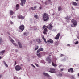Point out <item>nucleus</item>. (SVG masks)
Instances as JSON below:
<instances>
[{"label": "nucleus", "instance_id": "5fc2aeb1", "mask_svg": "<svg viewBox=\"0 0 79 79\" xmlns=\"http://www.w3.org/2000/svg\"><path fill=\"white\" fill-rule=\"evenodd\" d=\"M61 71H63V69H61Z\"/></svg>", "mask_w": 79, "mask_h": 79}, {"label": "nucleus", "instance_id": "13d9d810", "mask_svg": "<svg viewBox=\"0 0 79 79\" xmlns=\"http://www.w3.org/2000/svg\"><path fill=\"white\" fill-rule=\"evenodd\" d=\"M72 78H73V79H74V77H72Z\"/></svg>", "mask_w": 79, "mask_h": 79}, {"label": "nucleus", "instance_id": "412c9836", "mask_svg": "<svg viewBox=\"0 0 79 79\" xmlns=\"http://www.w3.org/2000/svg\"><path fill=\"white\" fill-rule=\"evenodd\" d=\"M42 39L43 40H44V41L45 42V43H47V41H46V39H45V38H44V36H43Z\"/></svg>", "mask_w": 79, "mask_h": 79}, {"label": "nucleus", "instance_id": "a19ab883", "mask_svg": "<svg viewBox=\"0 0 79 79\" xmlns=\"http://www.w3.org/2000/svg\"><path fill=\"white\" fill-rule=\"evenodd\" d=\"M63 56V54H61L60 56V57H62V56Z\"/></svg>", "mask_w": 79, "mask_h": 79}, {"label": "nucleus", "instance_id": "39448f33", "mask_svg": "<svg viewBox=\"0 0 79 79\" xmlns=\"http://www.w3.org/2000/svg\"><path fill=\"white\" fill-rule=\"evenodd\" d=\"M25 27L23 25H22L19 27V29L21 30V31H23Z\"/></svg>", "mask_w": 79, "mask_h": 79}, {"label": "nucleus", "instance_id": "6e6d98bb", "mask_svg": "<svg viewBox=\"0 0 79 79\" xmlns=\"http://www.w3.org/2000/svg\"><path fill=\"white\" fill-rule=\"evenodd\" d=\"M2 77V75H0V78H1Z\"/></svg>", "mask_w": 79, "mask_h": 79}, {"label": "nucleus", "instance_id": "680f3d73", "mask_svg": "<svg viewBox=\"0 0 79 79\" xmlns=\"http://www.w3.org/2000/svg\"><path fill=\"white\" fill-rule=\"evenodd\" d=\"M49 56H51V55H49Z\"/></svg>", "mask_w": 79, "mask_h": 79}, {"label": "nucleus", "instance_id": "8fccbe9b", "mask_svg": "<svg viewBox=\"0 0 79 79\" xmlns=\"http://www.w3.org/2000/svg\"><path fill=\"white\" fill-rule=\"evenodd\" d=\"M45 5H47V2H45Z\"/></svg>", "mask_w": 79, "mask_h": 79}, {"label": "nucleus", "instance_id": "a878e982", "mask_svg": "<svg viewBox=\"0 0 79 79\" xmlns=\"http://www.w3.org/2000/svg\"><path fill=\"white\" fill-rule=\"evenodd\" d=\"M55 44L56 45H58V42H55Z\"/></svg>", "mask_w": 79, "mask_h": 79}, {"label": "nucleus", "instance_id": "5701e85b", "mask_svg": "<svg viewBox=\"0 0 79 79\" xmlns=\"http://www.w3.org/2000/svg\"><path fill=\"white\" fill-rule=\"evenodd\" d=\"M37 42H38V43L39 44H40V43L41 42H42V41H40V39H38V41H37Z\"/></svg>", "mask_w": 79, "mask_h": 79}, {"label": "nucleus", "instance_id": "e2e57ef3", "mask_svg": "<svg viewBox=\"0 0 79 79\" xmlns=\"http://www.w3.org/2000/svg\"><path fill=\"white\" fill-rule=\"evenodd\" d=\"M44 64L45 63V62H44Z\"/></svg>", "mask_w": 79, "mask_h": 79}, {"label": "nucleus", "instance_id": "6e6552de", "mask_svg": "<svg viewBox=\"0 0 79 79\" xmlns=\"http://www.w3.org/2000/svg\"><path fill=\"white\" fill-rule=\"evenodd\" d=\"M46 61H48V63H50L52 62V59L50 58L49 57H48L46 58Z\"/></svg>", "mask_w": 79, "mask_h": 79}, {"label": "nucleus", "instance_id": "ddd939ff", "mask_svg": "<svg viewBox=\"0 0 79 79\" xmlns=\"http://www.w3.org/2000/svg\"><path fill=\"white\" fill-rule=\"evenodd\" d=\"M18 44H19V47L20 48H23V47L22 46V45H21V43H20V42H18Z\"/></svg>", "mask_w": 79, "mask_h": 79}, {"label": "nucleus", "instance_id": "052dcab7", "mask_svg": "<svg viewBox=\"0 0 79 79\" xmlns=\"http://www.w3.org/2000/svg\"><path fill=\"white\" fill-rule=\"evenodd\" d=\"M7 34H10V33L9 32H7Z\"/></svg>", "mask_w": 79, "mask_h": 79}, {"label": "nucleus", "instance_id": "f03ea898", "mask_svg": "<svg viewBox=\"0 0 79 79\" xmlns=\"http://www.w3.org/2000/svg\"><path fill=\"white\" fill-rule=\"evenodd\" d=\"M73 24L71 25L72 27H75L77 25V21L74 19H72L71 21Z\"/></svg>", "mask_w": 79, "mask_h": 79}, {"label": "nucleus", "instance_id": "f3484780", "mask_svg": "<svg viewBox=\"0 0 79 79\" xmlns=\"http://www.w3.org/2000/svg\"><path fill=\"white\" fill-rule=\"evenodd\" d=\"M52 64L53 66H54L55 67L57 66V65H56V64H55L53 62H52Z\"/></svg>", "mask_w": 79, "mask_h": 79}, {"label": "nucleus", "instance_id": "f257e3e1", "mask_svg": "<svg viewBox=\"0 0 79 79\" xmlns=\"http://www.w3.org/2000/svg\"><path fill=\"white\" fill-rule=\"evenodd\" d=\"M43 21H48L49 19V15L46 13H44L43 16Z\"/></svg>", "mask_w": 79, "mask_h": 79}, {"label": "nucleus", "instance_id": "0e129e2a", "mask_svg": "<svg viewBox=\"0 0 79 79\" xmlns=\"http://www.w3.org/2000/svg\"><path fill=\"white\" fill-rule=\"evenodd\" d=\"M16 52H17V51H16Z\"/></svg>", "mask_w": 79, "mask_h": 79}, {"label": "nucleus", "instance_id": "09e8293b", "mask_svg": "<svg viewBox=\"0 0 79 79\" xmlns=\"http://www.w3.org/2000/svg\"><path fill=\"white\" fill-rule=\"evenodd\" d=\"M35 65H36V66H39V65H38V64H37L35 63Z\"/></svg>", "mask_w": 79, "mask_h": 79}, {"label": "nucleus", "instance_id": "9d476101", "mask_svg": "<svg viewBox=\"0 0 79 79\" xmlns=\"http://www.w3.org/2000/svg\"><path fill=\"white\" fill-rule=\"evenodd\" d=\"M18 18L19 19H24V17L22 15L18 16Z\"/></svg>", "mask_w": 79, "mask_h": 79}, {"label": "nucleus", "instance_id": "423d86ee", "mask_svg": "<svg viewBox=\"0 0 79 79\" xmlns=\"http://www.w3.org/2000/svg\"><path fill=\"white\" fill-rule=\"evenodd\" d=\"M50 69V70L49 71L50 73H56L55 69L51 68Z\"/></svg>", "mask_w": 79, "mask_h": 79}, {"label": "nucleus", "instance_id": "4c0bfd02", "mask_svg": "<svg viewBox=\"0 0 79 79\" xmlns=\"http://www.w3.org/2000/svg\"><path fill=\"white\" fill-rule=\"evenodd\" d=\"M39 48V46H37V48H36L35 49V50H37V49H38Z\"/></svg>", "mask_w": 79, "mask_h": 79}, {"label": "nucleus", "instance_id": "c85d7f7f", "mask_svg": "<svg viewBox=\"0 0 79 79\" xmlns=\"http://www.w3.org/2000/svg\"><path fill=\"white\" fill-rule=\"evenodd\" d=\"M31 9L33 10V11H35V9L33 7H31Z\"/></svg>", "mask_w": 79, "mask_h": 79}, {"label": "nucleus", "instance_id": "1a4fd4ad", "mask_svg": "<svg viewBox=\"0 0 79 79\" xmlns=\"http://www.w3.org/2000/svg\"><path fill=\"white\" fill-rule=\"evenodd\" d=\"M68 72L69 73H73L74 72V70L73 68H70L68 69Z\"/></svg>", "mask_w": 79, "mask_h": 79}, {"label": "nucleus", "instance_id": "49530a36", "mask_svg": "<svg viewBox=\"0 0 79 79\" xmlns=\"http://www.w3.org/2000/svg\"><path fill=\"white\" fill-rule=\"evenodd\" d=\"M75 44H78V41H77L75 43Z\"/></svg>", "mask_w": 79, "mask_h": 79}, {"label": "nucleus", "instance_id": "c03bdc74", "mask_svg": "<svg viewBox=\"0 0 79 79\" xmlns=\"http://www.w3.org/2000/svg\"><path fill=\"white\" fill-rule=\"evenodd\" d=\"M65 19H68V17H67L65 18Z\"/></svg>", "mask_w": 79, "mask_h": 79}, {"label": "nucleus", "instance_id": "0eeeda50", "mask_svg": "<svg viewBox=\"0 0 79 79\" xmlns=\"http://www.w3.org/2000/svg\"><path fill=\"white\" fill-rule=\"evenodd\" d=\"M60 33H58L56 37H55V39L56 40H58L59 38H60Z\"/></svg>", "mask_w": 79, "mask_h": 79}, {"label": "nucleus", "instance_id": "864d4df0", "mask_svg": "<svg viewBox=\"0 0 79 79\" xmlns=\"http://www.w3.org/2000/svg\"><path fill=\"white\" fill-rule=\"evenodd\" d=\"M67 46H70V44H67Z\"/></svg>", "mask_w": 79, "mask_h": 79}, {"label": "nucleus", "instance_id": "7c9ffc66", "mask_svg": "<svg viewBox=\"0 0 79 79\" xmlns=\"http://www.w3.org/2000/svg\"><path fill=\"white\" fill-rule=\"evenodd\" d=\"M40 52V50H39V49L37 51V53H39V52Z\"/></svg>", "mask_w": 79, "mask_h": 79}, {"label": "nucleus", "instance_id": "aec40b11", "mask_svg": "<svg viewBox=\"0 0 79 79\" xmlns=\"http://www.w3.org/2000/svg\"><path fill=\"white\" fill-rule=\"evenodd\" d=\"M45 27H47V28H48V26L44 25L43 26V29H44V28H45Z\"/></svg>", "mask_w": 79, "mask_h": 79}, {"label": "nucleus", "instance_id": "4be33fe9", "mask_svg": "<svg viewBox=\"0 0 79 79\" xmlns=\"http://www.w3.org/2000/svg\"><path fill=\"white\" fill-rule=\"evenodd\" d=\"M72 4L73 5H74L75 6H76V5H77V3L76 2H73Z\"/></svg>", "mask_w": 79, "mask_h": 79}, {"label": "nucleus", "instance_id": "9b49d317", "mask_svg": "<svg viewBox=\"0 0 79 79\" xmlns=\"http://www.w3.org/2000/svg\"><path fill=\"white\" fill-rule=\"evenodd\" d=\"M53 28V26L52 25V24H50L49 25L48 29L51 30Z\"/></svg>", "mask_w": 79, "mask_h": 79}, {"label": "nucleus", "instance_id": "72a5a7b5", "mask_svg": "<svg viewBox=\"0 0 79 79\" xmlns=\"http://www.w3.org/2000/svg\"><path fill=\"white\" fill-rule=\"evenodd\" d=\"M13 45H15V46H17V44H16L15 43H13Z\"/></svg>", "mask_w": 79, "mask_h": 79}, {"label": "nucleus", "instance_id": "a18cd8bd", "mask_svg": "<svg viewBox=\"0 0 79 79\" xmlns=\"http://www.w3.org/2000/svg\"><path fill=\"white\" fill-rule=\"evenodd\" d=\"M16 10H18L19 9V7H16Z\"/></svg>", "mask_w": 79, "mask_h": 79}, {"label": "nucleus", "instance_id": "de8ad7c7", "mask_svg": "<svg viewBox=\"0 0 79 79\" xmlns=\"http://www.w3.org/2000/svg\"><path fill=\"white\" fill-rule=\"evenodd\" d=\"M2 39L0 40V44H1V42H2Z\"/></svg>", "mask_w": 79, "mask_h": 79}, {"label": "nucleus", "instance_id": "a211bd4d", "mask_svg": "<svg viewBox=\"0 0 79 79\" xmlns=\"http://www.w3.org/2000/svg\"><path fill=\"white\" fill-rule=\"evenodd\" d=\"M4 64L6 67L7 68H8V64H6V63L5 62V61H3Z\"/></svg>", "mask_w": 79, "mask_h": 79}, {"label": "nucleus", "instance_id": "f8f14e48", "mask_svg": "<svg viewBox=\"0 0 79 79\" xmlns=\"http://www.w3.org/2000/svg\"><path fill=\"white\" fill-rule=\"evenodd\" d=\"M47 42H50L51 44H53V40H49Z\"/></svg>", "mask_w": 79, "mask_h": 79}, {"label": "nucleus", "instance_id": "37998d69", "mask_svg": "<svg viewBox=\"0 0 79 79\" xmlns=\"http://www.w3.org/2000/svg\"><path fill=\"white\" fill-rule=\"evenodd\" d=\"M71 9L73 10H74V8L73 7H71Z\"/></svg>", "mask_w": 79, "mask_h": 79}, {"label": "nucleus", "instance_id": "bb28decb", "mask_svg": "<svg viewBox=\"0 0 79 79\" xmlns=\"http://www.w3.org/2000/svg\"><path fill=\"white\" fill-rule=\"evenodd\" d=\"M37 56H38V57H40V53H39V54H37Z\"/></svg>", "mask_w": 79, "mask_h": 79}, {"label": "nucleus", "instance_id": "ea45409f", "mask_svg": "<svg viewBox=\"0 0 79 79\" xmlns=\"http://www.w3.org/2000/svg\"><path fill=\"white\" fill-rule=\"evenodd\" d=\"M59 76H60V77H61V76H62V74L60 73L59 74Z\"/></svg>", "mask_w": 79, "mask_h": 79}, {"label": "nucleus", "instance_id": "bf43d9fd", "mask_svg": "<svg viewBox=\"0 0 79 79\" xmlns=\"http://www.w3.org/2000/svg\"><path fill=\"white\" fill-rule=\"evenodd\" d=\"M0 59H2V57L0 56Z\"/></svg>", "mask_w": 79, "mask_h": 79}, {"label": "nucleus", "instance_id": "3c124183", "mask_svg": "<svg viewBox=\"0 0 79 79\" xmlns=\"http://www.w3.org/2000/svg\"><path fill=\"white\" fill-rule=\"evenodd\" d=\"M31 65L32 66H33L34 68H35V66L34 65H33V64H31Z\"/></svg>", "mask_w": 79, "mask_h": 79}, {"label": "nucleus", "instance_id": "7ed1b4c3", "mask_svg": "<svg viewBox=\"0 0 79 79\" xmlns=\"http://www.w3.org/2000/svg\"><path fill=\"white\" fill-rule=\"evenodd\" d=\"M15 69L16 71H20L21 69V67L19 65H17L15 66Z\"/></svg>", "mask_w": 79, "mask_h": 79}, {"label": "nucleus", "instance_id": "6ab92c4d", "mask_svg": "<svg viewBox=\"0 0 79 79\" xmlns=\"http://www.w3.org/2000/svg\"><path fill=\"white\" fill-rule=\"evenodd\" d=\"M14 13L13 12V11H12L11 10H10V15H13Z\"/></svg>", "mask_w": 79, "mask_h": 79}, {"label": "nucleus", "instance_id": "b1692460", "mask_svg": "<svg viewBox=\"0 0 79 79\" xmlns=\"http://www.w3.org/2000/svg\"><path fill=\"white\" fill-rule=\"evenodd\" d=\"M44 32H48V30H47V28H45L44 30Z\"/></svg>", "mask_w": 79, "mask_h": 79}, {"label": "nucleus", "instance_id": "cd10ccee", "mask_svg": "<svg viewBox=\"0 0 79 79\" xmlns=\"http://www.w3.org/2000/svg\"><path fill=\"white\" fill-rule=\"evenodd\" d=\"M39 49L40 50V52L42 51H43L44 50V49H43V48H40Z\"/></svg>", "mask_w": 79, "mask_h": 79}, {"label": "nucleus", "instance_id": "c9c22d12", "mask_svg": "<svg viewBox=\"0 0 79 79\" xmlns=\"http://www.w3.org/2000/svg\"><path fill=\"white\" fill-rule=\"evenodd\" d=\"M19 5L18 4H17L16 5V7H19Z\"/></svg>", "mask_w": 79, "mask_h": 79}, {"label": "nucleus", "instance_id": "58836bf2", "mask_svg": "<svg viewBox=\"0 0 79 79\" xmlns=\"http://www.w3.org/2000/svg\"><path fill=\"white\" fill-rule=\"evenodd\" d=\"M34 18H37V15H35L34 16Z\"/></svg>", "mask_w": 79, "mask_h": 79}, {"label": "nucleus", "instance_id": "79ce46f5", "mask_svg": "<svg viewBox=\"0 0 79 79\" xmlns=\"http://www.w3.org/2000/svg\"><path fill=\"white\" fill-rule=\"evenodd\" d=\"M16 61H15L14 66H16Z\"/></svg>", "mask_w": 79, "mask_h": 79}, {"label": "nucleus", "instance_id": "dca6fc26", "mask_svg": "<svg viewBox=\"0 0 79 79\" xmlns=\"http://www.w3.org/2000/svg\"><path fill=\"white\" fill-rule=\"evenodd\" d=\"M5 53V50H4L3 51H1L0 52V54L1 55H3V53Z\"/></svg>", "mask_w": 79, "mask_h": 79}, {"label": "nucleus", "instance_id": "473e14b6", "mask_svg": "<svg viewBox=\"0 0 79 79\" xmlns=\"http://www.w3.org/2000/svg\"><path fill=\"white\" fill-rule=\"evenodd\" d=\"M42 6H40L39 8V10H42Z\"/></svg>", "mask_w": 79, "mask_h": 79}, {"label": "nucleus", "instance_id": "2eb2a0df", "mask_svg": "<svg viewBox=\"0 0 79 79\" xmlns=\"http://www.w3.org/2000/svg\"><path fill=\"white\" fill-rule=\"evenodd\" d=\"M63 9L61 8V6H59L58 7V11H62Z\"/></svg>", "mask_w": 79, "mask_h": 79}, {"label": "nucleus", "instance_id": "c756f323", "mask_svg": "<svg viewBox=\"0 0 79 79\" xmlns=\"http://www.w3.org/2000/svg\"><path fill=\"white\" fill-rule=\"evenodd\" d=\"M46 32H47L44 31H43V33L44 34H46V35H47V33Z\"/></svg>", "mask_w": 79, "mask_h": 79}, {"label": "nucleus", "instance_id": "4d7b16f0", "mask_svg": "<svg viewBox=\"0 0 79 79\" xmlns=\"http://www.w3.org/2000/svg\"><path fill=\"white\" fill-rule=\"evenodd\" d=\"M76 2H78L79 1V0H75Z\"/></svg>", "mask_w": 79, "mask_h": 79}, {"label": "nucleus", "instance_id": "2f4dec72", "mask_svg": "<svg viewBox=\"0 0 79 79\" xmlns=\"http://www.w3.org/2000/svg\"><path fill=\"white\" fill-rule=\"evenodd\" d=\"M48 1L49 2V3H52V1H51V0H48Z\"/></svg>", "mask_w": 79, "mask_h": 79}, {"label": "nucleus", "instance_id": "4468645a", "mask_svg": "<svg viewBox=\"0 0 79 79\" xmlns=\"http://www.w3.org/2000/svg\"><path fill=\"white\" fill-rule=\"evenodd\" d=\"M43 74L44 75V76H48V77L50 76L49 75H48V73H47L45 72L43 73Z\"/></svg>", "mask_w": 79, "mask_h": 79}, {"label": "nucleus", "instance_id": "20e7f679", "mask_svg": "<svg viewBox=\"0 0 79 79\" xmlns=\"http://www.w3.org/2000/svg\"><path fill=\"white\" fill-rule=\"evenodd\" d=\"M20 1H21V5L22 6H23L24 5H25L26 4V0H20Z\"/></svg>", "mask_w": 79, "mask_h": 79}, {"label": "nucleus", "instance_id": "393cba45", "mask_svg": "<svg viewBox=\"0 0 79 79\" xmlns=\"http://www.w3.org/2000/svg\"><path fill=\"white\" fill-rule=\"evenodd\" d=\"M10 41L11 42H12V43L14 42V40H13L12 39H11V38H10Z\"/></svg>", "mask_w": 79, "mask_h": 79}, {"label": "nucleus", "instance_id": "f704fd0d", "mask_svg": "<svg viewBox=\"0 0 79 79\" xmlns=\"http://www.w3.org/2000/svg\"><path fill=\"white\" fill-rule=\"evenodd\" d=\"M23 35H26V34H27V33L26 32H25L23 33Z\"/></svg>", "mask_w": 79, "mask_h": 79}, {"label": "nucleus", "instance_id": "603ef678", "mask_svg": "<svg viewBox=\"0 0 79 79\" xmlns=\"http://www.w3.org/2000/svg\"><path fill=\"white\" fill-rule=\"evenodd\" d=\"M34 8H37V6H34Z\"/></svg>", "mask_w": 79, "mask_h": 79}, {"label": "nucleus", "instance_id": "e433bc0d", "mask_svg": "<svg viewBox=\"0 0 79 79\" xmlns=\"http://www.w3.org/2000/svg\"><path fill=\"white\" fill-rule=\"evenodd\" d=\"M10 24H13V22L11 21H10Z\"/></svg>", "mask_w": 79, "mask_h": 79}]
</instances>
